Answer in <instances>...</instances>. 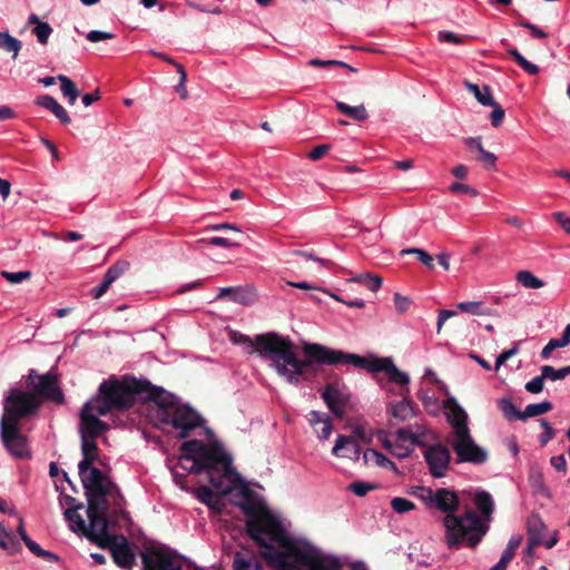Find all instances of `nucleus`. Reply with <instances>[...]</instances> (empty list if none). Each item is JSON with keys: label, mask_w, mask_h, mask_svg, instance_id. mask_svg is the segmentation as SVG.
I'll use <instances>...</instances> for the list:
<instances>
[{"label": "nucleus", "mask_w": 570, "mask_h": 570, "mask_svg": "<svg viewBox=\"0 0 570 570\" xmlns=\"http://www.w3.org/2000/svg\"><path fill=\"white\" fill-rule=\"evenodd\" d=\"M239 508L247 517L248 535L261 548V557L274 570H342L338 559L287 537L279 520L268 507L256 501L253 491L242 490Z\"/></svg>", "instance_id": "f257e3e1"}, {"label": "nucleus", "mask_w": 570, "mask_h": 570, "mask_svg": "<svg viewBox=\"0 0 570 570\" xmlns=\"http://www.w3.org/2000/svg\"><path fill=\"white\" fill-rule=\"evenodd\" d=\"M229 340L234 344H247L250 353L256 350L263 357L271 358L276 372L292 384H297L299 376L304 375L314 363L356 366V354L344 353L317 343H306L303 346L306 358L299 360L293 342L275 332L258 334L253 341L248 335L232 331Z\"/></svg>", "instance_id": "f03ea898"}, {"label": "nucleus", "mask_w": 570, "mask_h": 570, "mask_svg": "<svg viewBox=\"0 0 570 570\" xmlns=\"http://www.w3.org/2000/svg\"><path fill=\"white\" fill-rule=\"evenodd\" d=\"M180 451L178 465L188 473H206L212 487L223 494H229L233 484L240 480L239 473L233 466L232 455L217 441L205 443L193 439L184 442Z\"/></svg>", "instance_id": "7ed1b4c3"}, {"label": "nucleus", "mask_w": 570, "mask_h": 570, "mask_svg": "<svg viewBox=\"0 0 570 570\" xmlns=\"http://www.w3.org/2000/svg\"><path fill=\"white\" fill-rule=\"evenodd\" d=\"M154 389L155 385L150 382L134 376H124L121 380L110 377L100 383L96 396L88 402L94 403L97 415L104 416L129 410L136 403L137 396L149 401Z\"/></svg>", "instance_id": "20e7f679"}, {"label": "nucleus", "mask_w": 570, "mask_h": 570, "mask_svg": "<svg viewBox=\"0 0 570 570\" xmlns=\"http://www.w3.org/2000/svg\"><path fill=\"white\" fill-rule=\"evenodd\" d=\"M149 401L156 405V417L161 423L178 430L180 439L187 438L190 431L204 423L202 415L196 410L180 403L174 394L165 391L163 387L155 386L149 394Z\"/></svg>", "instance_id": "39448f33"}, {"label": "nucleus", "mask_w": 570, "mask_h": 570, "mask_svg": "<svg viewBox=\"0 0 570 570\" xmlns=\"http://www.w3.org/2000/svg\"><path fill=\"white\" fill-rule=\"evenodd\" d=\"M445 541L449 549H460L463 543L475 548L487 534L489 524L472 510L463 514H446L443 518Z\"/></svg>", "instance_id": "423d86ee"}, {"label": "nucleus", "mask_w": 570, "mask_h": 570, "mask_svg": "<svg viewBox=\"0 0 570 570\" xmlns=\"http://www.w3.org/2000/svg\"><path fill=\"white\" fill-rule=\"evenodd\" d=\"M86 498H91L101 507L109 510L111 504L114 514L117 518H127L128 513L124 510L125 498L118 485L99 469H92L91 475L85 481Z\"/></svg>", "instance_id": "0eeeda50"}, {"label": "nucleus", "mask_w": 570, "mask_h": 570, "mask_svg": "<svg viewBox=\"0 0 570 570\" xmlns=\"http://www.w3.org/2000/svg\"><path fill=\"white\" fill-rule=\"evenodd\" d=\"M41 400L32 392L11 389L3 400V414L0 422L20 424L21 420L35 415Z\"/></svg>", "instance_id": "6e6552de"}, {"label": "nucleus", "mask_w": 570, "mask_h": 570, "mask_svg": "<svg viewBox=\"0 0 570 570\" xmlns=\"http://www.w3.org/2000/svg\"><path fill=\"white\" fill-rule=\"evenodd\" d=\"M108 513L109 510L101 507L100 503H97L91 498H87L89 524L85 523V530L81 533L101 549H106L112 541L118 539L108 532Z\"/></svg>", "instance_id": "1a4fd4ad"}, {"label": "nucleus", "mask_w": 570, "mask_h": 570, "mask_svg": "<svg viewBox=\"0 0 570 570\" xmlns=\"http://www.w3.org/2000/svg\"><path fill=\"white\" fill-rule=\"evenodd\" d=\"M411 493L421 500L426 508L442 511L445 515L453 514L460 504L458 493L448 488H439L434 491L431 488L417 485L413 487Z\"/></svg>", "instance_id": "9d476101"}, {"label": "nucleus", "mask_w": 570, "mask_h": 570, "mask_svg": "<svg viewBox=\"0 0 570 570\" xmlns=\"http://www.w3.org/2000/svg\"><path fill=\"white\" fill-rule=\"evenodd\" d=\"M448 442L455 453L456 463L481 465L488 461V451L476 444L471 432L448 439Z\"/></svg>", "instance_id": "9b49d317"}, {"label": "nucleus", "mask_w": 570, "mask_h": 570, "mask_svg": "<svg viewBox=\"0 0 570 570\" xmlns=\"http://www.w3.org/2000/svg\"><path fill=\"white\" fill-rule=\"evenodd\" d=\"M358 368L368 370L373 373L384 372L390 382L406 386L410 383L407 373L399 370L391 357H379L376 355L360 356L357 358Z\"/></svg>", "instance_id": "f8f14e48"}, {"label": "nucleus", "mask_w": 570, "mask_h": 570, "mask_svg": "<svg viewBox=\"0 0 570 570\" xmlns=\"http://www.w3.org/2000/svg\"><path fill=\"white\" fill-rule=\"evenodd\" d=\"M27 386L33 390L41 402L50 400L57 404H62L65 401L63 393L58 386V377L52 373L38 375L36 370H30Z\"/></svg>", "instance_id": "ddd939ff"}, {"label": "nucleus", "mask_w": 570, "mask_h": 570, "mask_svg": "<svg viewBox=\"0 0 570 570\" xmlns=\"http://www.w3.org/2000/svg\"><path fill=\"white\" fill-rule=\"evenodd\" d=\"M140 558L141 570H183L180 557L167 548H148Z\"/></svg>", "instance_id": "4468645a"}, {"label": "nucleus", "mask_w": 570, "mask_h": 570, "mask_svg": "<svg viewBox=\"0 0 570 570\" xmlns=\"http://www.w3.org/2000/svg\"><path fill=\"white\" fill-rule=\"evenodd\" d=\"M0 435L7 451L17 459L30 458L27 436L20 432L19 424L0 422Z\"/></svg>", "instance_id": "2eb2a0df"}, {"label": "nucleus", "mask_w": 570, "mask_h": 570, "mask_svg": "<svg viewBox=\"0 0 570 570\" xmlns=\"http://www.w3.org/2000/svg\"><path fill=\"white\" fill-rule=\"evenodd\" d=\"M423 456L433 478L440 479L446 474L451 461V453L446 446L441 443L429 445Z\"/></svg>", "instance_id": "dca6fc26"}, {"label": "nucleus", "mask_w": 570, "mask_h": 570, "mask_svg": "<svg viewBox=\"0 0 570 570\" xmlns=\"http://www.w3.org/2000/svg\"><path fill=\"white\" fill-rule=\"evenodd\" d=\"M94 403H85L80 411V436L95 440L108 431L109 425L97 417Z\"/></svg>", "instance_id": "f3484780"}, {"label": "nucleus", "mask_w": 570, "mask_h": 570, "mask_svg": "<svg viewBox=\"0 0 570 570\" xmlns=\"http://www.w3.org/2000/svg\"><path fill=\"white\" fill-rule=\"evenodd\" d=\"M383 445L395 456L400 459L407 458L414 450L415 444L405 430L397 429L394 433L380 435Z\"/></svg>", "instance_id": "a211bd4d"}, {"label": "nucleus", "mask_w": 570, "mask_h": 570, "mask_svg": "<svg viewBox=\"0 0 570 570\" xmlns=\"http://www.w3.org/2000/svg\"><path fill=\"white\" fill-rule=\"evenodd\" d=\"M82 460L78 464L79 475L85 487V481L91 475L92 469H97L92 464L98 460V445L95 440L81 439Z\"/></svg>", "instance_id": "6ab92c4d"}, {"label": "nucleus", "mask_w": 570, "mask_h": 570, "mask_svg": "<svg viewBox=\"0 0 570 570\" xmlns=\"http://www.w3.org/2000/svg\"><path fill=\"white\" fill-rule=\"evenodd\" d=\"M121 542L112 541V543L107 547L106 549H109L111 552V557L114 562L125 569V570H131L135 566V554L131 551L128 541L125 537H121Z\"/></svg>", "instance_id": "aec40b11"}, {"label": "nucleus", "mask_w": 570, "mask_h": 570, "mask_svg": "<svg viewBox=\"0 0 570 570\" xmlns=\"http://www.w3.org/2000/svg\"><path fill=\"white\" fill-rule=\"evenodd\" d=\"M228 297L232 302L245 306H250L256 303L257 295L253 287H223L219 289L217 299Z\"/></svg>", "instance_id": "412c9836"}, {"label": "nucleus", "mask_w": 570, "mask_h": 570, "mask_svg": "<svg viewBox=\"0 0 570 570\" xmlns=\"http://www.w3.org/2000/svg\"><path fill=\"white\" fill-rule=\"evenodd\" d=\"M322 399L335 416H344L346 397L338 389L332 384L326 385L322 392Z\"/></svg>", "instance_id": "4be33fe9"}, {"label": "nucleus", "mask_w": 570, "mask_h": 570, "mask_svg": "<svg viewBox=\"0 0 570 570\" xmlns=\"http://www.w3.org/2000/svg\"><path fill=\"white\" fill-rule=\"evenodd\" d=\"M448 421L452 429L448 439L470 432L468 414L461 406L456 405L452 409L451 413L448 414Z\"/></svg>", "instance_id": "5701e85b"}, {"label": "nucleus", "mask_w": 570, "mask_h": 570, "mask_svg": "<svg viewBox=\"0 0 570 570\" xmlns=\"http://www.w3.org/2000/svg\"><path fill=\"white\" fill-rule=\"evenodd\" d=\"M308 422L320 439H328L333 430V424L327 413L311 411L308 414Z\"/></svg>", "instance_id": "b1692460"}, {"label": "nucleus", "mask_w": 570, "mask_h": 570, "mask_svg": "<svg viewBox=\"0 0 570 570\" xmlns=\"http://www.w3.org/2000/svg\"><path fill=\"white\" fill-rule=\"evenodd\" d=\"M35 104L49 111H51L61 124L68 125L71 121L67 110L53 97L49 95H41L35 99Z\"/></svg>", "instance_id": "393cba45"}, {"label": "nucleus", "mask_w": 570, "mask_h": 570, "mask_svg": "<svg viewBox=\"0 0 570 570\" xmlns=\"http://www.w3.org/2000/svg\"><path fill=\"white\" fill-rule=\"evenodd\" d=\"M258 557L249 550L236 551L233 557V570H262Z\"/></svg>", "instance_id": "a878e982"}, {"label": "nucleus", "mask_w": 570, "mask_h": 570, "mask_svg": "<svg viewBox=\"0 0 570 570\" xmlns=\"http://www.w3.org/2000/svg\"><path fill=\"white\" fill-rule=\"evenodd\" d=\"M215 493L212 488L207 485H200L196 489L197 499L206 504L210 510L222 512L224 509V503L222 501V495H224L219 490Z\"/></svg>", "instance_id": "bb28decb"}, {"label": "nucleus", "mask_w": 570, "mask_h": 570, "mask_svg": "<svg viewBox=\"0 0 570 570\" xmlns=\"http://www.w3.org/2000/svg\"><path fill=\"white\" fill-rule=\"evenodd\" d=\"M389 413L399 421H407L417 413V406L410 400L392 402L389 406Z\"/></svg>", "instance_id": "cd10ccee"}, {"label": "nucleus", "mask_w": 570, "mask_h": 570, "mask_svg": "<svg viewBox=\"0 0 570 570\" xmlns=\"http://www.w3.org/2000/svg\"><path fill=\"white\" fill-rule=\"evenodd\" d=\"M356 429L352 431V434L338 435L332 453L337 458H351L356 454Z\"/></svg>", "instance_id": "c85d7f7f"}, {"label": "nucleus", "mask_w": 570, "mask_h": 570, "mask_svg": "<svg viewBox=\"0 0 570 570\" xmlns=\"http://www.w3.org/2000/svg\"><path fill=\"white\" fill-rule=\"evenodd\" d=\"M473 503L483 517V522L488 524L491 521V517L494 511V501L492 495L485 490H478L474 493Z\"/></svg>", "instance_id": "c756f323"}, {"label": "nucleus", "mask_w": 570, "mask_h": 570, "mask_svg": "<svg viewBox=\"0 0 570 570\" xmlns=\"http://www.w3.org/2000/svg\"><path fill=\"white\" fill-rule=\"evenodd\" d=\"M363 460L366 465H375L397 472L395 463L375 449H366L363 452Z\"/></svg>", "instance_id": "7c9ffc66"}, {"label": "nucleus", "mask_w": 570, "mask_h": 570, "mask_svg": "<svg viewBox=\"0 0 570 570\" xmlns=\"http://www.w3.org/2000/svg\"><path fill=\"white\" fill-rule=\"evenodd\" d=\"M458 311L476 316H492L494 311L484 305L481 301L460 302L456 304Z\"/></svg>", "instance_id": "2f4dec72"}, {"label": "nucleus", "mask_w": 570, "mask_h": 570, "mask_svg": "<svg viewBox=\"0 0 570 570\" xmlns=\"http://www.w3.org/2000/svg\"><path fill=\"white\" fill-rule=\"evenodd\" d=\"M0 548L8 551L9 554L21 551V544L14 533L2 524H0Z\"/></svg>", "instance_id": "473e14b6"}, {"label": "nucleus", "mask_w": 570, "mask_h": 570, "mask_svg": "<svg viewBox=\"0 0 570 570\" xmlns=\"http://www.w3.org/2000/svg\"><path fill=\"white\" fill-rule=\"evenodd\" d=\"M402 429L405 430L409 436H411L415 446H424L426 444L430 430L422 422L415 421L414 424H410L409 426Z\"/></svg>", "instance_id": "72a5a7b5"}, {"label": "nucleus", "mask_w": 570, "mask_h": 570, "mask_svg": "<svg viewBox=\"0 0 570 570\" xmlns=\"http://www.w3.org/2000/svg\"><path fill=\"white\" fill-rule=\"evenodd\" d=\"M465 87L470 92H472L475 97V99L482 105V106H492L494 105V99L491 92V89L489 86L484 85L482 88H480L476 83L472 82H465Z\"/></svg>", "instance_id": "f704fd0d"}, {"label": "nucleus", "mask_w": 570, "mask_h": 570, "mask_svg": "<svg viewBox=\"0 0 570 570\" xmlns=\"http://www.w3.org/2000/svg\"><path fill=\"white\" fill-rule=\"evenodd\" d=\"M57 79L60 82L62 96L68 99L70 106H73L80 94L75 82L65 75H58Z\"/></svg>", "instance_id": "c9c22d12"}, {"label": "nucleus", "mask_w": 570, "mask_h": 570, "mask_svg": "<svg viewBox=\"0 0 570 570\" xmlns=\"http://www.w3.org/2000/svg\"><path fill=\"white\" fill-rule=\"evenodd\" d=\"M498 407L508 421H522V412L517 409L511 397H501L498 400Z\"/></svg>", "instance_id": "e433bc0d"}, {"label": "nucleus", "mask_w": 570, "mask_h": 570, "mask_svg": "<svg viewBox=\"0 0 570 570\" xmlns=\"http://www.w3.org/2000/svg\"><path fill=\"white\" fill-rule=\"evenodd\" d=\"M82 508H83V504L78 503L77 505L69 507L65 511V517L70 522V529L73 532H81L82 530H85V520L78 513V510L82 509Z\"/></svg>", "instance_id": "4c0bfd02"}, {"label": "nucleus", "mask_w": 570, "mask_h": 570, "mask_svg": "<svg viewBox=\"0 0 570 570\" xmlns=\"http://www.w3.org/2000/svg\"><path fill=\"white\" fill-rule=\"evenodd\" d=\"M515 281L523 286L524 288L529 289H538L544 286V282L537 277L532 272L530 271H520L515 275Z\"/></svg>", "instance_id": "58836bf2"}, {"label": "nucleus", "mask_w": 570, "mask_h": 570, "mask_svg": "<svg viewBox=\"0 0 570 570\" xmlns=\"http://www.w3.org/2000/svg\"><path fill=\"white\" fill-rule=\"evenodd\" d=\"M0 48L7 52H12V58H16L22 48V42L9 32L0 31Z\"/></svg>", "instance_id": "ea45409f"}, {"label": "nucleus", "mask_w": 570, "mask_h": 570, "mask_svg": "<svg viewBox=\"0 0 570 570\" xmlns=\"http://www.w3.org/2000/svg\"><path fill=\"white\" fill-rule=\"evenodd\" d=\"M508 55L513 58L514 62L522 68L529 75H537L539 73L540 69L537 65L532 63L531 61L527 60L517 48L511 47L507 50Z\"/></svg>", "instance_id": "a19ab883"}, {"label": "nucleus", "mask_w": 570, "mask_h": 570, "mask_svg": "<svg viewBox=\"0 0 570 570\" xmlns=\"http://www.w3.org/2000/svg\"><path fill=\"white\" fill-rule=\"evenodd\" d=\"M553 409V404L550 401H542L540 403H532L525 406L522 411V421L529 417L539 416L550 412Z\"/></svg>", "instance_id": "79ce46f5"}, {"label": "nucleus", "mask_w": 570, "mask_h": 570, "mask_svg": "<svg viewBox=\"0 0 570 570\" xmlns=\"http://www.w3.org/2000/svg\"><path fill=\"white\" fill-rule=\"evenodd\" d=\"M23 543L27 546V548L38 558L45 559L49 562H59L60 558L53 552H50L48 550L42 549L36 541H33L31 538H26Z\"/></svg>", "instance_id": "37998d69"}, {"label": "nucleus", "mask_w": 570, "mask_h": 570, "mask_svg": "<svg viewBox=\"0 0 570 570\" xmlns=\"http://www.w3.org/2000/svg\"><path fill=\"white\" fill-rule=\"evenodd\" d=\"M382 277L370 273H358V285H362L371 292H377L382 286Z\"/></svg>", "instance_id": "c03bdc74"}, {"label": "nucleus", "mask_w": 570, "mask_h": 570, "mask_svg": "<svg viewBox=\"0 0 570 570\" xmlns=\"http://www.w3.org/2000/svg\"><path fill=\"white\" fill-rule=\"evenodd\" d=\"M518 17H519V19L515 24L518 27H522V28H525L527 30H529L530 36L533 39H547L549 37V33L547 31H544L543 29H541L539 26L530 22L521 14H518Z\"/></svg>", "instance_id": "a18cd8bd"}, {"label": "nucleus", "mask_w": 570, "mask_h": 570, "mask_svg": "<svg viewBox=\"0 0 570 570\" xmlns=\"http://www.w3.org/2000/svg\"><path fill=\"white\" fill-rule=\"evenodd\" d=\"M130 268V263L128 261H117L112 264L106 272L105 276L111 281V283L116 282L121 275H124Z\"/></svg>", "instance_id": "49530a36"}, {"label": "nucleus", "mask_w": 570, "mask_h": 570, "mask_svg": "<svg viewBox=\"0 0 570 570\" xmlns=\"http://www.w3.org/2000/svg\"><path fill=\"white\" fill-rule=\"evenodd\" d=\"M541 372L543 373V376H546L547 379L551 381H559L570 375V365L563 366L558 370L550 365H543L541 367Z\"/></svg>", "instance_id": "de8ad7c7"}, {"label": "nucleus", "mask_w": 570, "mask_h": 570, "mask_svg": "<svg viewBox=\"0 0 570 570\" xmlns=\"http://www.w3.org/2000/svg\"><path fill=\"white\" fill-rule=\"evenodd\" d=\"M51 33H52V28H51V26L48 22L38 23V26H36L32 29V35L36 36L37 40L41 45H47L48 43V39H49Z\"/></svg>", "instance_id": "09e8293b"}, {"label": "nucleus", "mask_w": 570, "mask_h": 570, "mask_svg": "<svg viewBox=\"0 0 570 570\" xmlns=\"http://www.w3.org/2000/svg\"><path fill=\"white\" fill-rule=\"evenodd\" d=\"M0 274L4 279H7L11 284H19L23 281L30 279L32 276V273L30 271H21L17 273L2 271Z\"/></svg>", "instance_id": "8fccbe9b"}, {"label": "nucleus", "mask_w": 570, "mask_h": 570, "mask_svg": "<svg viewBox=\"0 0 570 570\" xmlns=\"http://www.w3.org/2000/svg\"><path fill=\"white\" fill-rule=\"evenodd\" d=\"M308 65L312 67H323V68H332V67H343L347 68L350 71H355L353 67L350 65L340 61V60H322L318 58H313L308 61Z\"/></svg>", "instance_id": "3c124183"}, {"label": "nucleus", "mask_w": 570, "mask_h": 570, "mask_svg": "<svg viewBox=\"0 0 570 570\" xmlns=\"http://www.w3.org/2000/svg\"><path fill=\"white\" fill-rule=\"evenodd\" d=\"M540 425L543 432L539 435L538 440L541 446L547 445L556 435V430L550 425L546 419L540 420Z\"/></svg>", "instance_id": "603ef678"}, {"label": "nucleus", "mask_w": 570, "mask_h": 570, "mask_svg": "<svg viewBox=\"0 0 570 570\" xmlns=\"http://www.w3.org/2000/svg\"><path fill=\"white\" fill-rule=\"evenodd\" d=\"M391 507L397 513L409 512L415 508L411 500L400 497L392 499Z\"/></svg>", "instance_id": "864d4df0"}, {"label": "nucleus", "mask_w": 570, "mask_h": 570, "mask_svg": "<svg viewBox=\"0 0 570 570\" xmlns=\"http://www.w3.org/2000/svg\"><path fill=\"white\" fill-rule=\"evenodd\" d=\"M547 377L543 376V373L541 372V375L534 376L532 380L525 383L524 389L527 392L532 394H538L543 391L544 387V380Z\"/></svg>", "instance_id": "5fc2aeb1"}, {"label": "nucleus", "mask_w": 570, "mask_h": 570, "mask_svg": "<svg viewBox=\"0 0 570 570\" xmlns=\"http://www.w3.org/2000/svg\"><path fill=\"white\" fill-rule=\"evenodd\" d=\"M519 351V343L515 342L511 348L502 351L495 360L494 370L498 371L509 358L515 355Z\"/></svg>", "instance_id": "6e6d98bb"}, {"label": "nucleus", "mask_w": 570, "mask_h": 570, "mask_svg": "<svg viewBox=\"0 0 570 570\" xmlns=\"http://www.w3.org/2000/svg\"><path fill=\"white\" fill-rule=\"evenodd\" d=\"M479 161L482 163V165L487 169H495L498 158L493 153L488 151L483 148L482 150L479 151Z\"/></svg>", "instance_id": "4d7b16f0"}, {"label": "nucleus", "mask_w": 570, "mask_h": 570, "mask_svg": "<svg viewBox=\"0 0 570 570\" xmlns=\"http://www.w3.org/2000/svg\"><path fill=\"white\" fill-rule=\"evenodd\" d=\"M177 72L179 73V82L176 87V91L180 95L183 99L188 97V91L186 89L187 81V72L184 66H177Z\"/></svg>", "instance_id": "13d9d810"}, {"label": "nucleus", "mask_w": 570, "mask_h": 570, "mask_svg": "<svg viewBox=\"0 0 570 570\" xmlns=\"http://www.w3.org/2000/svg\"><path fill=\"white\" fill-rule=\"evenodd\" d=\"M450 190L455 194H466L471 197H476L479 194L472 186L458 181L451 184Z\"/></svg>", "instance_id": "bf43d9fd"}, {"label": "nucleus", "mask_w": 570, "mask_h": 570, "mask_svg": "<svg viewBox=\"0 0 570 570\" xmlns=\"http://www.w3.org/2000/svg\"><path fill=\"white\" fill-rule=\"evenodd\" d=\"M491 107L493 108L490 115L491 125L497 128L502 124L505 111L495 100Z\"/></svg>", "instance_id": "052dcab7"}, {"label": "nucleus", "mask_w": 570, "mask_h": 570, "mask_svg": "<svg viewBox=\"0 0 570 570\" xmlns=\"http://www.w3.org/2000/svg\"><path fill=\"white\" fill-rule=\"evenodd\" d=\"M393 299L395 309L397 311L399 314H403L410 308L411 301L409 297L395 293Z\"/></svg>", "instance_id": "680f3d73"}, {"label": "nucleus", "mask_w": 570, "mask_h": 570, "mask_svg": "<svg viewBox=\"0 0 570 570\" xmlns=\"http://www.w3.org/2000/svg\"><path fill=\"white\" fill-rule=\"evenodd\" d=\"M114 38H115V35L111 33V32H107V31L92 30V31L87 33V39L90 42H98V41H104V40H110V39H114Z\"/></svg>", "instance_id": "e2e57ef3"}, {"label": "nucleus", "mask_w": 570, "mask_h": 570, "mask_svg": "<svg viewBox=\"0 0 570 570\" xmlns=\"http://www.w3.org/2000/svg\"><path fill=\"white\" fill-rule=\"evenodd\" d=\"M209 244L213 245V246H220V247H224V248H232V247H239L240 246V243L233 242V240H230L228 238L220 237V236L212 237L209 239Z\"/></svg>", "instance_id": "0e129e2a"}, {"label": "nucleus", "mask_w": 570, "mask_h": 570, "mask_svg": "<svg viewBox=\"0 0 570 570\" xmlns=\"http://www.w3.org/2000/svg\"><path fill=\"white\" fill-rule=\"evenodd\" d=\"M330 148V145H318L309 151L308 158L313 161H317L328 153Z\"/></svg>", "instance_id": "69168bd1"}, {"label": "nucleus", "mask_w": 570, "mask_h": 570, "mask_svg": "<svg viewBox=\"0 0 570 570\" xmlns=\"http://www.w3.org/2000/svg\"><path fill=\"white\" fill-rule=\"evenodd\" d=\"M111 284V281L104 276L100 285L91 289V296L96 299L100 298L108 291Z\"/></svg>", "instance_id": "338daca9"}, {"label": "nucleus", "mask_w": 570, "mask_h": 570, "mask_svg": "<svg viewBox=\"0 0 570 570\" xmlns=\"http://www.w3.org/2000/svg\"><path fill=\"white\" fill-rule=\"evenodd\" d=\"M553 218L567 234H570V217L569 216H567L563 212H556V213H553Z\"/></svg>", "instance_id": "774afa93"}]
</instances>
